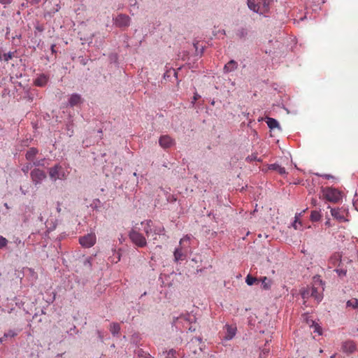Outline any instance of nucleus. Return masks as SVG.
<instances>
[{
	"instance_id": "5",
	"label": "nucleus",
	"mask_w": 358,
	"mask_h": 358,
	"mask_svg": "<svg viewBox=\"0 0 358 358\" xmlns=\"http://www.w3.org/2000/svg\"><path fill=\"white\" fill-rule=\"evenodd\" d=\"M129 237L131 242L138 248H144L147 245L145 237L139 232L136 227H134L129 233Z\"/></svg>"
},
{
	"instance_id": "4",
	"label": "nucleus",
	"mask_w": 358,
	"mask_h": 358,
	"mask_svg": "<svg viewBox=\"0 0 358 358\" xmlns=\"http://www.w3.org/2000/svg\"><path fill=\"white\" fill-rule=\"evenodd\" d=\"M322 196L326 200L331 203H338L342 199L341 192L334 187L323 188Z\"/></svg>"
},
{
	"instance_id": "6",
	"label": "nucleus",
	"mask_w": 358,
	"mask_h": 358,
	"mask_svg": "<svg viewBox=\"0 0 358 358\" xmlns=\"http://www.w3.org/2000/svg\"><path fill=\"white\" fill-rule=\"evenodd\" d=\"M49 176L50 179L53 181H56L57 180H64L66 178L64 170L59 164L50 168Z\"/></svg>"
},
{
	"instance_id": "10",
	"label": "nucleus",
	"mask_w": 358,
	"mask_h": 358,
	"mask_svg": "<svg viewBox=\"0 0 358 358\" xmlns=\"http://www.w3.org/2000/svg\"><path fill=\"white\" fill-rule=\"evenodd\" d=\"M31 178L36 185L40 184L46 178V174L43 170L35 169L31 172Z\"/></svg>"
},
{
	"instance_id": "12",
	"label": "nucleus",
	"mask_w": 358,
	"mask_h": 358,
	"mask_svg": "<svg viewBox=\"0 0 358 358\" xmlns=\"http://www.w3.org/2000/svg\"><path fill=\"white\" fill-rule=\"evenodd\" d=\"M159 143L163 148H169L174 144V141L169 136L164 135L160 137Z\"/></svg>"
},
{
	"instance_id": "40",
	"label": "nucleus",
	"mask_w": 358,
	"mask_h": 358,
	"mask_svg": "<svg viewBox=\"0 0 358 358\" xmlns=\"http://www.w3.org/2000/svg\"><path fill=\"white\" fill-rule=\"evenodd\" d=\"M55 45H52L51 50H52V52H55Z\"/></svg>"
},
{
	"instance_id": "27",
	"label": "nucleus",
	"mask_w": 358,
	"mask_h": 358,
	"mask_svg": "<svg viewBox=\"0 0 358 358\" xmlns=\"http://www.w3.org/2000/svg\"><path fill=\"white\" fill-rule=\"evenodd\" d=\"M137 353L139 358H153L150 354L143 351L142 350H138Z\"/></svg>"
},
{
	"instance_id": "42",
	"label": "nucleus",
	"mask_w": 358,
	"mask_h": 358,
	"mask_svg": "<svg viewBox=\"0 0 358 358\" xmlns=\"http://www.w3.org/2000/svg\"><path fill=\"white\" fill-rule=\"evenodd\" d=\"M4 341V336L3 338H0V343L3 342Z\"/></svg>"
},
{
	"instance_id": "11",
	"label": "nucleus",
	"mask_w": 358,
	"mask_h": 358,
	"mask_svg": "<svg viewBox=\"0 0 358 358\" xmlns=\"http://www.w3.org/2000/svg\"><path fill=\"white\" fill-rule=\"evenodd\" d=\"M342 350L343 352L352 354L356 350V345L352 341H346L342 343Z\"/></svg>"
},
{
	"instance_id": "24",
	"label": "nucleus",
	"mask_w": 358,
	"mask_h": 358,
	"mask_svg": "<svg viewBox=\"0 0 358 358\" xmlns=\"http://www.w3.org/2000/svg\"><path fill=\"white\" fill-rule=\"evenodd\" d=\"M259 279H257V278L248 274L245 278V282L250 286L255 284V282H259Z\"/></svg>"
},
{
	"instance_id": "39",
	"label": "nucleus",
	"mask_w": 358,
	"mask_h": 358,
	"mask_svg": "<svg viewBox=\"0 0 358 358\" xmlns=\"http://www.w3.org/2000/svg\"><path fill=\"white\" fill-rule=\"evenodd\" d=\"M323 177L326 179H329L330 178H332V176H331L330 175H324Z\"/></svg>"
},
{
	"instance_id": "29",
	"label": "nucleus",
	"mask_w": 358,
	"mask_h": 358,
	"mask_svg": "<svg viewBox=\"0 0 358 358\" xmlns=\"http://www.w3.org/2000/svg\"><path fill=\"white\" fill-rule=\"evenodd\" d=\"M7 243H8L7 239L6 238L0 236V249H2L4 247H6Z\"/></svg>"
},
{
	"instance_id": "26",
	"label": "nucleus",
	"mask_w": 358,
	"mask_h": 358,
	"mask_svg": "<svg viewBox=\"0 0 358 358\" xmlns=\"http://www.w3.org/2000/svg\"><path fill=\"white\" fill-rule=\"evenodd\" d=\"M248 34V31L245 29L241 28L238 30L236 35L240 38H244Z\"/></svg>"
},
{
	"instance_id": "45",
	"label": "nucleus",
	"mask_w": 358,
	"mask_h": 358,
	"mask_svg": "<svg viewBox=\"0 0 358 358\" xmlns=\"http://www.w3.org/2000/svg\"><path fill=\"white\" fill-rule=\"evenodd\" d=\"M334 357H335V355H334L331 356V357H330V358H334Z\"/></svg>"
},
{
	"instance_id": "19",
	"label": "nucleus",
	"mask_w": 358,
	"mask_h": 358,
	"mask_svg": "<svg viewBox=\"0 0 358 358\" xmlns=\"http://www.w3.org/2000/svg\"><path fill=\"white\" fill-rule=\"evenodd\" d=\"M268 169L270 170H273V171L278 172L280 175H283V174L286 173L285 169L284 167H282L280 165H279L278 164H270L268 166Z\"/></svg>"
},
{
	"instance_id": "34",
	"label": "nucleus",
	"mask_w": 358,
	"mask_h": 358,
	"mask_svg": "<svg viewBox=\"0 0 358 358\" xmlns=\"http://www.w3.org/2000/svg\"><path fill=\"white\" fill-rule=\"evenodd\" d=\"M301 213H296L294 217V221L298 222L300 225H301V222L300 220V217L301 215Z\"/></svg>"
},
{
	"instance_id": "9",
	"label": "nucleus",
	"mask_w": 358,
	"mask_h": 358,
	"mask_svg": "<svg viewBox=\"0 0 358 358\" xmlns=\"http://www.w3.org/2000/svg\"><path fill=\"white\" fill-rule=\"evenodd\" d=\"M331 214L334 218L337 220L339 222H347L346 219L347 212L343 208H331Z\"/></svg>"
},
{
	"instance_id": "30",
	"label": "nucleus",
	"mask_w": 358,
	"mask_h": 358,
	"mask_svg": "<svg viewBox=\"0 0 358 358\" xmlns=\"http://www.w3.org/2000/svg\"><path fill=\"white\" fill-rule=\"evenodd\" d=\"M335 271L338 273V276L343 277L345 276L347 273V271L343 268H337Z\"/></svg>"
},
{
	"instance_id": "17",
	"label": "nucleus",
	"mask_w": 358,
	"mask_h": 358,
	"mask_svg": "<svg viewBox=\"0 0 358 358\" xmlns=\"http://www.w3.org/2000/svg\"><path fill=\"white\" fill-rule=\"evenodd\" d=\"M81 101V96L80 95L78 94H72L69 98V105L71 106H77L78 103H80Z\"/></svg>"
},
{
	"instance_id": "35",
	"label": "nucleus",
	"mask_w": 358,
	"mask_h": 358,
	"mask_svg": "<svg viewBox=\"0 0 358 358\" xmlns=\"http://www.w3.org/2000/svg\"><path fill=\"white\" fill-rule=\"evenodd\" d=\"M301 226H302V224H301V225H300V224H299V222H296V221H294V222H293V224H292V227H293V228H294V229H296V230H297V229H301Z\"/></svg>"
},
{
	"instance_id": "13",
	"label": "nucleus",
	"mask_w": 358,
	"mask_h": 358,
	"mask_svg": "<svg viewBox=\"0 0 358 358\" xmlns=\"http://www.w3.org/2000/svg\"><path fill=\"white\" fill-rule=\"evenodd\" d=\"M341 257L342 256L339 252H335L331 256L329 264L333 266H339L341 264Z\"/></svg>"
},
{
	"instance_id": "14",
	"label": "nucleus",
	"mask_w": 358,
	"mask_h": 358,
	"mask_svg": "<svg viewBox=\"0 0 358 358\" xmlns=\"http://www.w3.org/2000/svg\"><path fill=\"white\" fill-rule=\"evenodd\" d=\"M49 77L45 74H41L37 77V78L35 79L34 83L36 86L38 87H44L48 81Z\"/></svg>"
},
{
	"instance_id": "22",
	"label": "nucleus",
	"mask_w": 358,
	"mask_h": 358,
	"mask_svg": "<svg viewBox=\"0 0 358 358\" xmlns=\"http://www.w3.org/2000/svg\"><path fill=\"white\" fill-rule=\"evenodd\" d=\"M110 331L112 334L116 335L120 331V326L118 323H113L110 324Z\"/></svg>"
},
{
	"instance_id": "38",
	"label": "nucleus",
	"mask_w": 358,
	"mask_h": 358,
	"mask_svg": "<svg viewBox=\"0 0 358 358\" xmlns=\"http://www.w3.org/2000/svg\"><path fill=\"white\" fill-rule=\"evenodd\" d=\"M12 0H0V3L4 6L10 4Z\"/></svg>"
},
{
	"instance_id": "20",
	"label": "nucleus",
	"mask_w": 358,
	"mask_h": 358,
	"mask_svg": "<svg viewBox=\"0 0 358 358\" xmlns=\"http://www.w3.org/2000/svg\"><path fill=\"white\" fill-rule=\"evenodd\" d=\"M38 153V150L35 148H29L26 153V158L27 160L32 161L36 154Z\"/></svg>"
},
{
	"instance_id": "8",
	"label": "nucleus",
	"mask_w": 358,
	"mask_h": 358,
	"mask_svg": "<svg viewBox=\"0 0 358 358\" xmlns=\"http://www.w3.org/2000/svg\"><path fill=\"white\" fill-rule=\"evenodd\" d=\"M79 242L83 247L91 248L96 243V236L94 234H88L79 238Z\"/></svg>"
},
{
	"instance_id": "15",
	"label": "nucleus",
	"mask_w": 358,
	"mask_h": 358,
	"mask_svg": "<svg viewBox=\"0 0 358 358\" xmlns=\"http://www.w3.org/2000/svg\"><path fill=\"white\" fill-rule=\"evenodd\" d=\"M262 282V288L264 290H269L271 288L273 282L271 279L267 277H262L259 278V282Z\"/></svg>"
},
{
	"instance_id": "36",
	"label": "nucleus",
	"mask_w": 358,
	"mask_h": 358,
	"mask_svg": "<svg viewBox=\"0 0 358 358\" xmlns=\"http://www.w3.org/2000/svg\"><path fill=\"white\" fill-rule=\"evenodd\" d=\"M246 159L250 162L255 161L257 160V155H251L250 156H248Z\"/></svg>"
},
{
	"instance_id": "33",
	"label": "nucleus",
	"mask_w": 358,
	"mask_h": 358,
	"mask_svg": "<svg viewBox=\"0 0 358 358\" xmlns=\"http://www.w3.org/2000/svg\"><path fill=\"white\" fill-rule=\"evenodd\" d=\"M176 350H170L168 352L166 358H176Z\"/></svg>"
},
{
	"instance_id": "37",
	"label": "nucleus",
	"mask_w": 358,
	"mask_h": 358,
	"mask_svg": "<svg viewBox=\"0 0 358 358\" xmlns=\"http://www.w3.org/2000/svg\"><path fill=\"white\" fill-rule=\"evenodd\" d=\"M200 95L198 94L197 93H195L194 96H193V100L192 101V104H194V103L200 98Z\"/></svg>"
},
{
	"instance_id": "31",
	"label": "nucleus",
	"mask_w": 358,
	"mask_h": 358,
	"mask_svg": "<svg viewBox=\"0 0 358 358\" xmlns=\"http://www.w3.org/2000/svg\"><path fill=\"white\" fill-rule=\"evenodd\" d=\"M17 335V334L13 330H9L8 331L4 334V338L8 337H14Z\"/></svg>"
},
{
	"instance_id": "32",
	"label": "nucleus",
	"mask_w": 358,
	"mask_h": 358,
	"mask_svg": "<svg viewBox=\"0 0 358 358\" xmlns=\"http://www.w3.org/2000/svg\"><path fill=\"white\" fill-rule=\"evenodd\" d=\"M12 57H13V53L12 52L5 53L3 55V59L6 62H8V60L11 59Z\"/></svg>"
},
{
	"instance_id": "23",
	"label": "nucleus",
	"mask_w": 358,
	"mask_h": 358,
	"mask_svg": "<svg viewBox=\"0 0 358 358\" xmlns=\"http://www.w3.org/2000/svg\"><path fill=\"white\" fill-rule=\"evenodd\" d=\"M236 334V329L231 327L227 326V334L226 338L228 340L231 339Z\"/></svg>"
},
{
	"instance_id": "25",
	"label": "nucleus",
	"mask_w": 358,
	"mask_h": 358,
	"mask_svg": "<svg viewBox=\"0 0 358 358\" xmlns=\"http://www.w3.org/2000/svg\"><path fill=\"white\" fill-rule=\"evenodd\" d=\"M321 218V215L319 212L316 211V210H313L311 212V214H310V220L313 221V222H317V221H319Z\"/></svg>"
},
{
	"instance_id": "2",
	"label": "nucleus",
	"mask_w": 358,
	"mask_h": 358,
	"mask_svg": "<svg viewBox=\"0 0 358 358\" xmlns=\"http://www.w3.org/2000/svg\"><path fill=\"white\" fill-rule=\"evenodd\" d=\"M141 225L143 226L145 235L148 237L152 236L154 240L157 239V235H160L164 229L162 226L155 225L150 220L141 222Z\"/></svg>"
},
{
	"instance_id": "44",
	"label": "nucleus",
	"mask_w": 358,
	"mask_h": 358,
	"mask_svg": "<svg viewBox=\"0 0 358 358\" xmlns=\"http://www.w3.org/2000/svg\"><path fill=\"white\" fill-rule=\"evenodd\" d=\"M30 272H34V271L31 268L29 269Z\"/></svg>"
},
{
	"instance_id": "18",
	"label": "nucleus",
	"mask_w": 358,
	"mask_h": 358,
	"mask_svg": "<svg viewBox=\"0 0 358 358\" xmlns=\"http://www.w3.org/2000/svg\"><path fill=\"white\" fill-rule=\"evenodd\" d=\"M310 295L313 297L317 302H320L322 299V293L320 291L317 290V288L313 287L311 289Z\"/></svg>"
},
{
	"instance_id": "7",
	"label": "nucleus",
	"mask_w": 358,
	"mask_h": 358,
	"mask_svg": "<svg viewBox=\"0 0 358 358\" xmlns=\"http://www.w3.org/2000/svg\"><path fill=\"white\" fill-rule=\"evenodd\" d=\"M113 20L115 26L120 28L129 27L131 22V19L127 15L122 13L117 15Z\"/></svg>"
},
{
	"instance_id": "1",
	"label": "nucleus",
	"mask_w": 358,
	"mask_h": 358,
	"mask_svg": "<svg viewBox=\"0 0 358 358\" xmlns=\"http://www.w3.org/2000/svg\"><path fill=\"white\" fill-rule=\"evenodd\" d=\"M191 235H185L180 240L179 246L176 248L173 256L175 262L185 259L188 248H190Z\"/></svg>"
},
{
	"instance_id": "3",
	"label": "nucleus",
	"mask_w": 358,
	"mask_h": 358,
	"mask_svg": "<svg viewBox=\"0 0 358 358\" xmlns=\"http://www.w3.org/2000/svg\"><path fill=\"white\" fill-rule=\"evenodd\" d=\"M273 0H262V2L255 3V0H248L249 8L255 13L259 14L266 13L270 8V5Z\"/></svg>"
},
{
	"instance_id": "41",
	"label": "nucleus",
	"mask_w": 358,
	"mask_h": 358,
	"mask_svg": "<svg viewBox=\"0 0 358 358\" xmlns=\"http://www.w3.org/2000/svg\"><path fill=\"white\" fill-rule=\"evenodd\" d=\"M57 211L58 213H60V212H61V208H60L59 207H57Z\"/></svg>"
},
{
	"instance_id": "28",
	"label": "nucleus",
	"mask_w": 358,
	"mask_h": 358,
	"mask_svg": "<svg viewBox=\"0 0 358 358\" xmlns=\"http://www.w3.org/2000/svg\"><path fill=\"white\" fill-rule=\"evenodd\" d=\"M347 306L352 307L353 308H357L358 307V300L357 299L349 300L347 302Z\"/></svg>"
},
{
	"instance_id": "43",
	"label": "nucleus",
	"mask_w": 358,
	"mask_h": 358,
	"mask_svg": "<svg viewBox=\"0 0 358 358\" xmlns=\"http://www.w3.org/2000/svg\"><path fill=\"white\" fill-rule=\"evenodd\" d=\"M326 224H327V225H329V221H327V222H326Z\"/></svg>"
},
{
	"instance_id": "16",
	"label": "nucleus",
	"mask_w": 358,
	"mask_h": 358,
	"mask_svg": "<svg viewBox=\"0 0 358 358\" xmlns=\"http://www.w3.org/2000/svg\"><path fill=\"white\" fill-rule=\"evenodd\" d=\"M238 67V64L234 60L229 61L227 64H226L224 66V71L225 73H229L235 69H236Z\"/></svg>"
},
{
	"instance_id": "21",
	"label": "nucleus",
	"mask_w": 358,
	"mask_h": 358,
	"mask_svg": "<svg viewBox=\"0 0 358 358\" xmlns=\"http://www.w3.org/2000/svg\"><path fill=\"white\" fill-rule=\"evenodd\" d=\"M266 124H267L268 127L271 129L279 127L278 122L276 120L271 118V117L267 118Z\"/></svg>"
}]
</instances>
